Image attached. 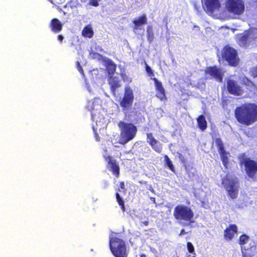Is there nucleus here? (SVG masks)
Segmentation results:
<instances>
[{
  "label": "nucleus",
  "mask_w": 257,
  "mask_h": 257,
  "mask_svg": "<svg viewBox=\"0 0 257 257\" xmlns=\"http://www.w3.org/2000/svg\"><path fill=\"white\" fill-rule=\"evenodd\" d=\"M234 116L240 124L246 126L257 121V105L245 103L237 106L234 110Z\"/></svg>",
  "instance_id": "f257e3e1"
},
{
  "label": "nucleus",
  "mask_w": 257,
  "mask_h": 257,
  "mask_svg": "<svg viewBox=\"0 0 257 257\" xmlns=\"http://www.w3.org/2000/svg\"><path fill=\"white\" fill-rule=\"evenodd\" d=\"M117 126L120 131L118 141L120 144L125 145L136 136L138 129L134 123L120 120L118 122Z\"/></svg>",
  "instance_id": "f03ea898"
},
{
  "label": "nucleus",
  "mask_w": 257,
  "mask_h": 257,
  "mask_svg": "<svg viewBox=\"0 0 257 257\" xmlns=\"http://www.w3.org/2000/svg\"><path fill=\"white\" fill-rule=\"evenodd\" d=\"M238 159L239 166L243 168L247 177L254 178L257 174V161L247 157L244 153L240 154Z\"/></svg>",
  "instance_id": "7ed1b4c3"
},
{
  "label": "nucleus",
  "mask_w": 257,
  "mask_h": 257,
  "mask_svg": "<svg viewBox=\"0 0 257 257\" xmlns=\"http://www.w3.org/2000/svg\"><path fill=\"white\" fill-rule=\"evenodd\" d=\"M109 246L115 257H127L128 250L125 241L121 238L114 236L109 238Z\"/></svg>",
  "instance_id": "20e7f679"
},
{
  "label": "nucleus",
  "mask_w": 257,
  "mask_h": 257,
  "mask_svg": "<svg viewBox=\"0 0 257 257\" xmlns=\"http://www.w3.org/2000/svg\"><path fill=\"white\" fill-rule=\"evenodd\" d=\"M221 183L229 197L232 199H235L237 197L239 186L237 177L230 178L228 174H226L222 178Z\"/></svg>",
  "instance_id": "39448f33"
},
{
  "label": "nucleus",
  "mask_w": 257,
  "mask_h": 257,
  "mask_svg": "<svg viewBox=\"0 0 257 257\" xmlns=\"http://www.w3.org/2000/svg\"><path fill=\"white\" fill-rule=\"evenodd\" d=\"M194 212L190 207L180 204L177 205L173 212L174 218L179 221H184L193 222Z\"/></svg>",
  "instance_id": "423d86ee"
},
{
  "label": "nucleus",
  "mask_w": 257,
  "mask_h": 257,
  "mask_svg": "<svg viewBox=\"0 0 257 257\" xmlns=\"http://www.w3.org/2000/svg\"><path fill=\"white\" fill-rule=\"evenodd\" d=\"M221 57L222 59L226 61L231 66L236 67L239 64V59L236 50L228 45L224 46L223 48Z\"/></svg>",
  "instance_id": "0eeeda50"
},
{
  "label": "nucleus",
  "mask_w": 257,
  "mask_h": 257,
  "mask_svg": "<svg viewBox=\"0 0 257 257\" xmlns=\"http://www.w3.org/2000/svg\"><path fill=\"white\" fill-rule=\"evenodd\" d=\"M224 8L229 14L239 16L244 13V3L242 0H226Z\"/></svg>",
  "instance_id": "6e6552de"
},
{
  "label": "nucleus",
  "mask_w": 257,
  "mask_h": 257,
  "mask_svg": "<svg viewBox=\"0 0 257 257\" xmlns=\"http://www.w3.org/2000/svg\"><path fill=\"white\" fill-rule=\"evenodd\" d=\"M134 101V94L131 87H125L122 97L120 99L119 104L123 111L130 110Z\"/></svg>",
  "instance_id": "1a4fd4ad"
},
{
  "label": "nucleus",
  "mask_w": 257,
  "mask_h": 257,
  "mask_svg": "<svg viewBox=\"0 0 257 257\" xmlns=\"http://www.w3.org/2000/svg\"><path fill=\"white\" fill-rule=\"evenodd\" d=\"M228 92L234 96H241L244 93V89L235 80L228 79L226 82Z\"/></svg>",
  "instance_id": "9d476101"
},
{
  "label": "nucleus",
  "mask_w": 257,
  "mask_h": 257,
  "mask_svg": "<svg viewBox=\"0 0 257 257\" xmlns=\"http://www.w3.org/2000/svg\"><path fill=\"white\" fill-rule=\"evenodd\" d=\"M205 73L219 82H221L223 80L224 73L221 69L216 66L207 67L205 69Z\"/></svg>",
  "instance_id": "9b49d317"
},
{
  "label": "nucleus",
  "mask_w": 257,
  "mask_h": 257,
  "mask_svg": "<svg viewBox=\"0 0 257 257\" xmlns=\"http://www.w3.org/2000/svg\"><path fill=\"white\" fill-rule=\"evenodd\" d=\"M215 143L218 148L223 165L225 169H227L229 163L228 153L225 150L223 143L220 138L215 140Z\"/></svg>",
  "instance_id": "f8f14e48"
},
{
  "label": "nucleus",
  "mask_w": 257,
  "mask_h": 257,
  "mask_svg": "<svg viewBox=\"0 0 257 257\" xmlns=\"http://www.w3.org/2000/svg\"><path fill=\"white\" fill-rule=\"evenodd\" d=\"M105 160L107 162V169L116 178H118L120 175V168L117 161L110 156L105 157Z\"/></svg>",
  "instance_id": "ddd939ff"
},
{
  "label": "nucleus",
  "mask_w": 257,
  "mask_h": 257,
  "mask_svg": "<svg viewBox=\"0 0 257 257\" xmlns=\"http://www.w3.org/2000/svg\"><path fill=\"white\" fill-rule=\"evenodd\" d=\"M221 7L219 0H205L204 9L209 15H212Z\"/></svg>",
  "instance_id": "4468645a"
},
{
  "label": "nucleus",
  "mask_w": 257,
  "mask_h": 257,
  "mask_svg": "<svg viewBox=\"0 0 257 257\" xmlns=\"http://www.w3.org/2000/svg\"><path fill=\"white\" fill-rule=\"evenodd\" d=\"M240 249L242 257H252L257 249V245L254 241L251 240L247 245Z\"/></svg>",
  "instance_id": "2eb2a0df"
},
{
  "label": "nucleus",
  "mask_w": 257,
  "mask_h": 257,
  "mask_svg": "<svg viewBox=\"0 0 257 257\" xmlns=\"http://www.w3.org/2000/svg\"><path fill=\"white\" fill-rule=\"evenodd\" d=\"M238 233V227L235 224H230L224 230L223 236L226 240H231Z\"/></svg>",
  "instance_id": "dca6fc26"
},
{
  "label": "nucleus",
  "mask_w": 257,
  "mask_h": 257,
  "mask_svg": "<svg viewBox=\"0 0 257 257\" xmlns=\"http://www.w3.org/2000/svg\"><path fill=\"white\" fill-rule=\"evenodd\" d=\"M156 90L157 91L156 96L161 101L167 100V97L165 94V90L164 88L162 83L159 81L156 78H153Z\"/></svg>",
  "instance_id": "f3484780"
},
{
  "label": "nucleus",
  "mask_w": 257,
  "mask_h": 257,
  "mask_svg": "<svg viewBox=\"0 0 257 257\" xmlns=\"http://www.w3.org/2000/svg\"><path fill=\"white\" fill-rule=\"evenodd\" d=\"M147 142L151 146L152 149L158 153H160L162 150L161 143L157 141L153 135L152 133H148L147 135Z\"/></svg>",
  "instance_id": "a211bd4d"
},
{
  "label": "nucleus",
  "mask_w": 257,
  "mask_h": 257,
  "mask_svg": "<svg viewBox=\"0 0 257 257\" xmlns=\"http://www.w3.org/2000/svg\"><path fill=\"white\" fill-rule=\"evenodd\" d=\"M50 27L53 32L59 33L62 30L63 26L58 19L54 18L50 22Z\"/></svg>",
  "instance_id": "6ab92c4d"
},
{
  "label": "nucleus",
  "mask_w": 257,
  "mask_h": 257,
  "mask_svg": "<svg viewBox=\"0 0 257 257\" xmlns=\"http://www.w3.org/2000/svg\"><path fill=\"white\" fill-rule=\"evenodd\" d=\"M119 80L117 77L110 76L108 79V83L110 85L111 91L115 93L116 89L120 87Z\"/></svg>",
  "instance_id": "aec40b11"
},
{
  "label": "nucleus",
  "mask_w": 257,
  "mask_h": 257,
  "mask_svg": "<svg viewBox=\"0 0 257 257\" xmlns=\"http://www.w3.org/2000/svg\"><path fill=\"white\" fill-rule=\"evenodd\" d=\"M106 69L109 75H112L116 71V64L113 62L112 60L107 58L105 60Z\"/></svg>",
  "instance_id": "412c9836"
},
{
  "label": "nucleus",
  "mask_w": 257,
  "mask_h": 257,
  "mask_svg": "<svg viewBox=\"0 0 257 257\" xmlns=\"http://www.w3.org/2000/svg\"><path fill=\"white\" fill-rule=\"evenodd\" d=\"M133 23L135 25L134 29H138L141 26L144 25L147 23V16L144 14L138 19L134 20Z\"/></svg>",
  "instance_id": "4be33fe9"
},
{
  "label": "nucleus",
  "mask_w": 257,
  "mask_h": 257,
  "mask_svg": "<svg viewBox=\"0 0 257 257\" xmlns=\"http://www.w3.org/2000/svg\"><path fill=\"white\" fill-rule=\"evenodd\" d=\"M198 127L202 131H205L207 127V121L205 116L201 114L197 118Z\"/></svg>",
  "instance_id": "5701e85b"
},
{
  "label": "nucleus",
  "mask_w": 257,
  "mask_h": 257,
  "mask_svg": "<svg viewBox=\"0 0 257 257\" xmlns=\"http://www.w3.org/2000/svg\"><path fill=\"white\" fill-rule=\"evenodd\" d=\"M82 35L85 38H91L93 37L94 32L90 25L84 27L82 31Z\"/></svg>",
  "instance_id": "b1692460"
},
{
  "label": "nucleus",
  "mask_w": 257,
  "mask_h": 257,
  "mask_svg": "<svg viewBox=\"0 0 257 257\" xmlns=\"http://www.w3.org/2000/svg\"><path fill=\"white\" fill-rule=\"evenodd\" d=\"M250 240V237L246 234H241L238 238V243L240 245V248L247 245Z\"/></svg>",
  "instance_id": "393cba45"
},
{
  "label": "nucleus",
  "mask_w": 257,
  "mask_h": 257,
  "mask_svg": "<svg viewBox=\"0 0 257 257\" xmlns=\"http://www.w3.org/2000/svg\"><path fill=\"white\" fill-rule=\"evenodd\" d=\"M243 83L245 86L247 87V88L249 89L250 91H251L252 89H257V87L255 84L247 78L243 79Z\"/></svg>",
  "instance_id": "a878e982"
},
{
  "label": "nucleus",
  "mask_w": 257,
  "mask_h": 257,
  "mask_svg": "<svg viewBox=\"0 0 257 257\" xmlns=\"http://www.w3.org/2000/svg\"><path fill=\"white\" fill-rule=\"evenodd\" d=\"M115 197L116 201L118 203V205L120 206L121 210L123 212L125 211V207L124 205V202L122 198L120 196L118 192L115 193Z\"/></svg>",
  "instance_id": "bb28decb"
},
{
  "label": "nucleus",
  "mask_w": 257,
  "mask_h": 257,
  "mask_svg": "<svg viewBox=\"0 0 257 257\" xmlns=\"http://www.w3.org/2000/svg\"><path fill=\"white\" fill-rule=\"evenodd\" d=\"M147 37L149 43H152L154 39V35L151 26H148L147 28Z\"/></svg>",
  "instance_id": "cd10ccee"
},
{
  "label": "nucleus",
  "mask_w": 257,
  "mask_h": 257,
  "mask_svg": "<svg viewBox=\"0 0 257 257\" xmlns=\"http://www.w3.org/2000/svg\"><path fill=\"white\" fill-rule=\"evenodd\" d=\"M187 247L189 252L193 254L192 256H191L190 254H189L187 257H196L195 248L191 242L188 241L187 242Z\"/></svg>",
  "instance_id": "c85d7f7f"
},
{
  "label": "nucleus",
  "mask_w": 257,
  "mask_h": 257,
  "mask_svg": "<svg viewBox=\"0 0 257 257\" xmlns=\"http://www.w3.org/2000/svg\"><path fill=\"white\" fill-rule=\"evenodd\" d=\"M165 163L167 166L169 167V168L173 172H175V169L174 167L173 164L170 159L168 157L167 155L164 156Z\"/></svg>",
  "instance_id": "c756f323"
},
{
  "label": "nucleus",
  "mask_w": 257,
  "mask_h": 257,
  "mask_svg": "<svg viewBox=\"0 0 257 257\" xmlns=\"http://www.w3.org/2000/svg\"><path fill=\"white\" fill-rule=\"evenodd\" d=\"M69 4L71 8H77L82 6L78 0H71Z\"/></svg>",
  "instance_id": "7c9ffc66"
},
{
  "label": "nucleus",
  "mask_w": 257,
  "mask_h": 257,
  "mask_svg": "<svg viewBox=\"0 0 257 257\" xmlns=\"http://www.w3.org/2000/svg\"><path fill=\"white\" fill-rule=\"evenodd\" d=\"M146 71L150 77H152L155 76L153 71L152 70L151 68L147 64H146Z\"/></svg>",
  "instance_id": "2f4dec72"
},
{
  "label": "nucleus",
  "mask_w": 257,
  "mask_h": 257,
  "mask_svg": "<svg viewBox=\"0 0 257 257\" xmlns=\"http://www.w3.org/2000/svg\"><path fill=\"white\" fill-rule=\"evenodd\" d=\"M248 40V36L247 35H244L242 36L240 38V41H241L243 44L246 43Z\"/></svg>",
  "instance_id": "473e14b6"
},
{
  "label": "nucleus",
  "mask_w": 257,
  "mask_h": 257,
  "mask_svg": "<svg viewBox=\"0 0 257 257\" xmlns=\"http://www.w3.org/2000/svg\"><path fill=\"white\" fill-rule=\"evenodd\" d=\"M119 188L123 190V192L125 193L126 192V189L125 188L124 182L123 181H121L119 184Z\"/></svg>",
  "instance_id": "72a5a7b5"
},
{
  "label": "nucleus",
  "mask_w": 257,
  "mask_h": 257,
  "mask_svg": "<svg viewBox=\"0 0 257 257\" xmlns=\"http://www.w3.org/2000/svg\"><path fill=\"white\" fill-rule=\"evenodd\" d=\"M178 157H179L180 161L182 163L185 164V163H187V159L184 157V156L182 154H179L178 155Z\"/></svg>",
  "instance_id": "f704fd0d"
},
{
  "label": "nucleus",
  "mask_w": 257,
  "mask_h": 257,
  "mask_svg": "<svg viewBox=\"0 0 257 257\" xmlns=\"http://www.w3.org/2000/svg\"><path fill=\"white\" fill-rule=\"evenodd\" d=\"M89 5L94 7H97L99 6V4L97 0H90Z\"/></svg>",
  "instance_id": "c9c22d12"
},
{
  "label": "nucleus",
  "mask_w": 257,
  "mask_h": 257,
  "mask_svg": "<svg viewBox=\"0 0 257 257\" xmlns=\"http://www.w3.org/2000/svg\"><path fill=\"white\" fill-rule=\"evenodd\" d=\"M252 75L253 77H257V67H254L251 70Z\"/></svg>",
  "instance_id": "e433bc0d"
},
{
  "label": "nucleus",
  "mask_w": 257,
  "mask_h": 257,
  "mask_svg": "<svg viewBox=\"0 0 257 257\" xmlns=\"http://www.w3.org/2000/svg\"><path fill=\"white\" fill-rule=\"evenodd\" d=\"M58 40L60 42H62L63 40V37L61 35H59L57 36Z\"/></svg>",
  "instance_id": "4c0bfd02"
},
{
  "label": "nucleus",
  "mask_w": 257,
  "mask_h": 257,
  "mask_svg": "<svg viewBox=\"0 0 257 257\" xmlns=\"http://www.w3.org/2000/svg\"><path fill=\"white\" fill-rule=\"evenodd\" d=\"M95 140L97 142L100 141L99 137L98 135L97 134H96V133L95 134Z\"/></svg>",
  "instance_id": "58836bf2"
},
{
  "label": "nucleus",
  "mask_w": 257,
  "mask_h": 257,
  "mask_svg": "<svg viewBox=\"0 0 257 257\" xmlns=\"http://www.w3.org/2000/svg\"><path fill=\"white\" fill-rule=\"evenodd\" d=\"M187 233L185 231V230L184 229H182L180 231V233L179 234L180 235L185 234Z\"/></svg>",
  "instance_id": "ea45409f"
},
{
  "label": "nucleus",
  "mask_w": 257,
  "mask_h": 257,
  "mask_svg": "<svg viewBox=\"0 0 257 257\" xmlns=\"http://www.w3.org/2000/svg\"><path fill=\"white\" fill-rule=\"evenodd\" d=\"M78 65H79V68H78V70L79 71V72H82V73H83V69H82V68L81 67V66H80V64H79V62H78Z\"/></svg>",
  "instance_id": "a19ab883"
},
{
  "label": "nucleus",
  "mask_w": 257,
  "mask_h": 257,
  "mask_svg": "<svg viewBox=\"0 0 257 257\" xmlns=\"http://www.w3.org/2000/svg\"><path fill=\"white\" fill-rule=\"evenodd\" d=\"M143 224H144L145 226H148L149 224V221H144L142 222Z\"/></svg>",
  "instance_id": "79ce46f5"
},
{
  "label": "nucleus",
  "mask_w": 257,
  "mask_h": 257,
  "mask_svg": "<svg viewBox=\"0 0 257 257\" xmlns=\"http://www.w3.org/2000/svg\"><path fill=\"white\" fill-rule=\"evenodd\" d=\"M151 199L153 201L154 203H156V199L155 197H151Z\"/></svg>",
  "instance_id": "37998d69"
},
{
  "label": "nucleus",
  "mask_w": 257,
  "mask_h": 257,
  "mask_svg": "<svg viewBox=\"0 0 257 257\" xmlns=\"http://www.w3.org/2000/svg\"><path fill=\"white\" fill-rule=\"evenodd\" d=\"M141 257H146V255L145 254H142L141 255Z\"/></svg>",
  "instance_id": "c03bdc74"
}]
</instances>
